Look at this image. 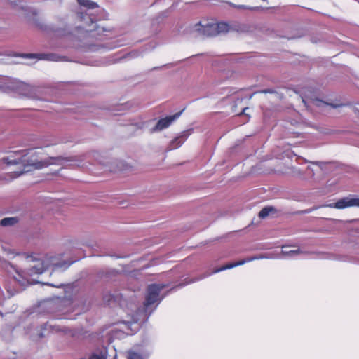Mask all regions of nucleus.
I'll return each instance as SVG.
<instances>
[{
	"instance_id": "1",
	"label": "nucleus",
	"mask_w": 359,
	"mask_h": 359,
	"mask_svg": "<svg viewBox=\"0 0 359 359\" xmlns=\"http://www.w3.org/2000/svg\"><path fill=\"white\" fill-rule=\"evenodd\" d=\"M43 154L42 149L38 151L34 148L23 151L19 150L12 152L10 156L4 158L3 161L7 164H22L24 166V170L16 175V176H19L23 172L29 171L30 169H27L29 166L34 169H41L50 165H61L64 162L72 161L71 158L62 156L43 158Z\"/></svg>"
},
{
	"instance_id": "2",
	"label": "nucleus",
	"mask_w": 359,
	"mask_h": 359,
	"mask_svg": "<svg viewBox=\"0 0 359 359\" xmlns=\"http://www.w3.org/2000/svg\"><path fill=\"white\" fill-rule=\"evenodd\" d=\"M159 293H148L144 302L143 309L138 308L134 300H128L122 293H107L104 297L110 306H120L123 309L130 310L133 323L140 320H147L149 316L161 302Z\"/></svg>"
},
{
	"instance_id": "3",
	"label": "nucleus",
	"mask_w": 359,
	"mask_h": 359,
	"mask_svg": "<svg viewBox=\"0 0 359 359\" xmlns=\"http://www.w3.org/2000/svg\"><path fill=\"white\" fill-rule=\"evenodd\" d=\"M21 261L25 262L23 269H17L13 266L11 267L15 271L16 275H13V278L19 285L25 287L29 284V280L25 277V275L41 274L46 269L44 262L40 259L23 253L19 255Z\"/></svg>"
},
{
	"instance_id": "4",
	"label": "nucleus",
	"mask_w": 359,
	"mask_h": 359,
	"mask_svg": "<svg viewBox=\"0 0 359 359\" xmlns=\"http://www.w3.org/2000/svg\"><path fill=\"white\" fill-rule=\"evenodd\" d=\"M197 30L206 36H215L219 34H226L231 29L229 24L224 22H207L205 25H198Z\"/></svg>"
},
{
	"instance_id": "5",
	"label": "nucleus",
	"mask_w": 359,
	"mask_h": 359,
	"mask_svg": "<svg viewBox=\"0 0 359 359\" xmlns=\"http://www.w3.org/2000/svg\"><path fill=\"white\" fill-rule=\"evenodd\" d=\"M330 207L335 208L337 209H344L352 206H359V198L352 197H344L337 201L333 205H330Z\"/></svg>"
},
{
	"instance_id": "6",
	"label": "nucleus",
	"mask_w": 359,
	"mask_h": 359,
	"mask_svg": "<svg viewBox=\"0 0 359 359\" xmlns=\"http://www.w3.org/2000/svg\"><path fill=\"white\" fill-rule=\"evenodd\" d=\"M182 114V111L177 112L172 116H166L161 118L157 122L155 130H161L164 128H168L175 119L179 118Z\"/></svg>"
},
{
	"instance_id": "7",
	"label": "nucleus",
	"mask_w": 359,
	"mask_h": 359,
	"mask_svg": "<svg viewBox=\"0 0 359 359\" xmlns=\"http://www.w3.org/2000/svg\"><path fill=\"white\" fill-rule=\"evenodd\" d=\"M302 101H303V102L305 103V104H306V102L309 101L317 107H320L322 104H325V105H330L333 108H338V107H340L344 105L343 104H332V103L325 102H323V101L318 100L316 97H313L311 96L310 97L307 95H305V98H303Z\"/></svg>"
},
{
	"instance_id": "8",
	"label": "nucleus",
	"mask_w": 359,
	"mask_h": 359,
	"mask_svg": "<svg viewBox=\"0 0 359 359\" xmlns=\"http://www.w3.org/2000/svg\"><path fill=\"white\" fill-rule=\"evenodd\" d=\"M255 259V257H248V258H246V259H241V260L238 261V262L229 263V264H225V265L222 266V267L216 269L214 272L217 273V272H219V271H224V270H226V269H232L233 267L243 265V264H245L247 262L253 261Z\"/></svg>"
},
{
	"instance_id": "9",
	"label": "nucleus",
	"mask_w": 359,
	"mask_h": 359,
	"mask_svg": "<svg viewBox=\"0 0 359 359\" xmlns=\"http://www.w3.org/2000/svg\"><path fill=\"white\" fill-rule=\"evenodd\" d=\"M17 90L21 95L29 97H32V95L34 93L33 86L23 82H20L18 84Z\"/></svg>"
},
{
	"instance_id": "10",
	"label": "nucleus",
	"mask_w": 359,
	"mask_h": 359,
	"mask_svg": "<svg viewBox=\"0 0 359 359\" xmlns=\"http://www.w3.org/2000/svg\"><path fill=\"white\" fill-rule=\"evenodd\" d=\"M27 57L29 58H37L38 60L50 61H57L59 60V56L54 53L28 54Z\"/></svg>"
},
{
	"instance_id": "11",
	"label": "nucleus",
	"mask_w": 359,
	"mask_h": 359,
	"mask_svg": "<svg viewBox=\"0 0 359 359\" xmlns=\"http://www.w3.org/2000/svg\"><path fill=\"white\" fill-rule=\"evenodd\" d=\"M188 137V133L187 132H183L180 136L175 137L170 144V147L171 149H175L179 148L187 140Z\"/></svg>"
},
{
	"instance_id": "12",
	"label": "nucleus",
	"mask_w": 359,
	"mask_h": 359,
	"mask_svg": "<svg viewBox=\"0 0 359 359\" xmlns=\"http://www.w3.org/2000/svg\"><path fill=\"white\" fill-rule=\"evenodd\" d=\"M18 219L17 217H6L1 220L0 224L3 226H13L18 223Z\"/></svg>"
},
{
	"instance_id": "13",
	"label": "nucleus",
	"mask_w": 359,
	"mask_h": 359,
	"mask_svg": "<svg viewBox=\"0 0 359 359\" xmlns=\"http://www.w3.org/2000/svg\"><path fill=\"white\" fill-rule=\"evenodd\" d=\"M79 5L86 7L90 9H93L98 7L97 3L90 0H77Z\"/></svg>"
},
{
	"instance_id": "14",
	"label": "nucleus",
	"mask_w": 359,
	"mask_h": 359,
	"mask_svg": "<svg viewBox=\"0 0 359 359\" xmlns=\"http://www.w3.org/2000/svg\"><path fill=\"white\" fill-rule=\"evenodd\" d=\"M275 211L274 208L271 206H266L262 208L259 212V217L264 219L269 215V214L272 212Z\"/></svg>"
},
{
	"instance_id": "15",
	"label": "nucleus",
	"mask_w": 359,
	"mask_h": 359,
	"mask_svg": "<svg viewBox=\"0 0 359 359\" xmlns=\"http://www.w3.org/2000/svg\"><path fill=\"white\" fill-rule=\"evenodd\" d=\"M165 287V285L161 283H154L148 286L147 292H160Z\"/></svg>"
},
{
	"instance_id": "16",
	"label": "nucleus",
	"mask_w": 359,
	"mask_h": 359,
	"mask_svg": "<svg viewBox=\"0 0 359 359\" xmlns=\"http://www.w3.org/2000/svg\"><path fill=\"white\" fill-rule=\"evenodd\" d=\"M128 359H142V357L135 352L130 351L128 352Z\"/></svg>"
},
{
	"instance_id": "17",
	"label": "nucleus",
	"mask_w": 359,
	"mask_h": 359,
	"mask_svg": "<svg viewBox=\"0 0 359 359\" xmlns=\"http://www.w3.org/2000/svg\"><path fill=\"white\" fill-rule=\"evenodd\" d=\"M235 8H241V9H248V8L244 5H238V6H234Z\"/></svg>"
},
{
	"instance_id": "18",
	"label": "nucleus",
	"mask_w": 359,
	"mask_h": 359,
	"mask_svg": "<svg viewBox=\"0 0 359 359\" xmlns=\"http://www.w3.org/2000/svg\"><path fill=\"white\" fill-rule=\"evenodd\" d=\"M90 359H103V358L98 355H92Z\"/></svg>"
},
{
	"instance_id": "19",
	"label": "nucleus",
	"mask_w": 359,
	"mask_h": 359,
	"mask_svg": "<svg viewBox=\"0 0 359 359\" xmlns=\"http://www.w3.org/2000/svg\"><path fill=\"white\" fill-rule=\"evenodd\" d=\"M262 92L264 93H272L274 92V90H271V89H267V90H264Z\"/></svg>"
},
{
	"instance_id": "20",
	"label": "nucleus",
	"mask_w": 359,
	"mask_h": 359,
	"mask_svg": "<svg viewBox=\"0 0 359 359\" xmlns=\"http://www.w3.org/2000/svg\"><path fill=\"white\" fill-rule=\"evenodd\" d=\"M299 252V250H292L290 252V253H294V254H298Z\"/></svg>"
},
{
	"instance_id": "21",
	"label": "nucleus",
	"mask_w": 359,
	"mask_h": 359,
	"mask_svg": "<svg viewBox=\"0 0 359 359\" xmlns=\"http://www.w3.org/2000/svg\"><path fill=\"white\" fill-rule=\"evenodd\" d=\"M248 109V107H245V108L243 109L242 112L240 114V115H241V114H245V111Z\"/></svg>"
},
{
	"instance_id": "22",
	"label": "nucleus",
	"mask_w": 359,
	"mask_h": 359,
	"mask_svg": "<svg viewBox=\"0 0 359 359\" xmlns=\"http://www.w3.org/2000/svg\"><path fill=\"white\" fill-rule=\"evenodd\" d=\"M39 337H40L41 338L44 337V334H43V332H41V333L39 334Z\"/></svg>"
},
{
	"instance_id": "23",
	"label": "nucleus",
	"mask_w": 359,
	"mask_h": 359,
	"mask_svg": "<svg viewBox=\"0 0 359 359\" xmlns=\"http://www.w3.org/2000/svg\"><path fill=\"white\" fill-rule=\"evenodd\" d=\"M47 326H48V325H47V324H45V325H43V328H44V329H46Z\"/></svg>"
}]
</instances>
